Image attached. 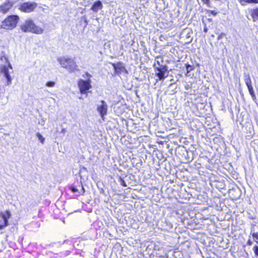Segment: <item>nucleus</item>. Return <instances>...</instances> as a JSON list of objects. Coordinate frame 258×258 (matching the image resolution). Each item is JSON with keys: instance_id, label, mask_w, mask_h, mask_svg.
<instances>
[{"instance_id": "nucleus-20", "label": "nucleus", "mask_w": 258, "mask_h": 258, "mask_svg": "<svg viewBox=\"0 0 258 258\" xmlns=\"http://www.w3.org/2000/svg\"><path fill=\"white\" fill-rule=\"evenodd\" d=\"M186 68L187 70V73H189L194 69V67L189 64L186 65Z\"/></svg>"}, {"instance_id": "nucleus-28", "label": "nucleus", "mask_w": 258, "mask_h": 258, "mask_svg": "<svg viewBox=\"0 0 258 258\" xmlns=\"http://www.w3.org/2000/svg\"><path fill=\"white\" fill-rule=\"evenodd\" d=\"M66 132V130L65 128H62L61 131V133L62 134H65Z\"/></svg>"}, {"instance_id": "nucleus-12", "label": "nucleus", "mask_w": 258, "mask_h": 258, "mask_svg": "<svg viewBox=\"0 0 258 258\" xmlns=\"http://www.w3.org/2000/svg\"><path fill=\"white\" fill-rule=\"evenodd\" d=\"M163 66H166L163 64V59L162 56L159 55L156 57L155 62L153 67L154 68L158 67H162Z\"/></svg>"}, {"instance_id": "nucleus-2", "label": "nucleus", "mask_w": 258, "mask_h": 258, "mask_svg": "<svg viewBox=\"0 0 258 258\" xmlns=\"http://www.w3.org/2000/svg\"><path fill=\"white\" fill-rule=\"evenodd\" d=\"M21 29L24 32H31L37 34H41L43 32V29L36 26L34 22L30 19L25 21L21 26Z\"/></svg>"}, {"instance_id": "nucleus-24", "label": "nucleus", "mask_w": 258, "mask_h": 258, "mask_svg": "<svg viewBox=\"0 0 258 258\" xmlns=\"http://www.w3.org/2000/svg\"><path fill=\"white\" fill-rule=\"evenodd\" d=\"M253 249H254V251L255 254L256 256H258V246H255L253 247Z\"/></svg>"}, {"instance_id": "nucleus-5", "label": "nucleus", "mask_w": 258, "mask_h": 258, "mask_svg": "<svg viewBox=\"0 0 258 258\" xmlns=\"http://www.w3.org/2000/svg\"><path fill=\"white\" fill-rule=\"evenodd\" d=\"M11 216V214L9 211L0 213V230L4 229L8 225V219Z\"/></svg>"}, {"instance_id": "nucleus-26", "label": "nucleus", "mask_w": 258, "mask_h": 258, "mask_svg": "<svg viewBox=\"0 0 258 258\" xmlns=\"http://www.w3.org/2000/svg\"><path fill=\"white\" fill-rule=\"evenodd\" d=\"M1 59L2 60H3L4 59L6 61V62H8V58H7V57L5 56V55H2L1 56Z\"/></svg>"}, {"instance_id": "nucleus-17", "label": "nucleus", "mask_w": 258, "mask_h": 258, "mask_svg": "<svg viewBox=\"0 0 258 258\" xmlns=\"http://www.w3.org/2000/svg\"><path fill=\"white\" fill-rule=\"evenodd\" d=\"M247 88H248L249 92L251 97L252 98V99H255V95L252 85L249 86V87H247Z\"/></svg>"}, {"instance_id": "nucleus-14", "label": "nucleus", "mask_w": 258, "mask_h": 258, "mask_svg": "<svg viewBox=\"0 0 258 258\" xmlns=\"http://www.w3.org/2000/svg\"><path fill=\"white\" fill-rule=\"evenodd\" d=\"M244 82L246 84L247 87H249V86L251 85V81L249 74H244Z\"/></svg>"}, {"instance_id": "nucleus-8", "label": "nucleus", "mask_w": 258, "mask_h": 258, "mask_svg": "<svg viewBox=\"0 0 258 258\" xmlns=\"http://www.w3.org/2000/svg\"><path fill=\"white\" fill-rule=\"evenodd\" d=\"M9 68L12 69V67L10 62L8 63V66H3L1 69V72L4 75V76L7 80V85H10L12 83V78L9 72Z\"/></svg>"}, {"instance_id": "nucleus-6", "label": "nucleus", "mask_w": 258, "mask_h": 258, "mask_svg": "<svg viewBox=\"0 0 258 258\" xmlns=\"http://www.w3.org/2000/svg\"><path fill=\"white\" fill-rule=\"evenodd\" d=\"M155 75L159 80H164L168 76V72L167 66L154 68Z\"/></svg>"}, {"instance_id": "nucleus-32", "label": "nucleus", "mask_w": 258, "mask_h": 258, "mask_svg": "<svg viewBox=\"0 0 258 258\" xmlns=\"http://www.w3.org/2000/svg\"><path fill=\"white\" fill-rule=\"evenodd\" d=\"M222 35H223V34H221V35H220L218 36V39H221V38L222 37Z\"/></svg>"}, {"instance_id": "nucleus-7", "label": "nucleus", "mask_w": 258, "mask_h": 258, "mask_svg": "<svg viewBox=\"0 0 258 258\" xmlns=\"http://www.w3.org/2000/svg\"><path fill=\"white\" fill-rule=\"evenodd\" d=\"M90 83L91 81L90 80L85 81L81 79L79 81L78 85L80 89V92L82 94L86 93L87 91L91 88Z\"/></svg>"}, {"instance_id": "nucleus-29", "label": "nucleus", "mask_w": 258, "mask_h": 258, "mask_svg": "<svg viewBox=\"0 0 258 258\" xmlns=\"http://www.w3.org/2000/svg\"><path fill=\"white\" fill-rule=\"evenodd\" d=\"M247 244L249 245H251L252 244V241L249 239L247 241Z\"/></svg>"}, {"instance_id": "nucleus-25", "label": "nucleus", "mask_w": 258, "mask_h": 258, "mask_svg": "<svg viewBox=\"0 0 258 258\" xmlns=\"http://www.w3.org/2000/svg\"><path fill=\"white\" fill-rule=\"evenodd\" d=\"M203 2L207 5L208 6H209L210 2V0H202Z\"/></svg>"}, {"instance_id": "nucleus-31", "label": "nucleus", "mask_w": 258, "mask_h": 258, "mask_svg": "<svg viewBox=\"0 0 258 258\" xmlns=\"http://www.w3.org/2000/svg\"><path fill=\"white\" fill-rule=\"evenodd\" d=\"M204 31L205 32H207L208 31V28H207L206 27H205L204 28Z\"/></svg>"}, {"instance_id": "nucleus-27", "label": "nucleus", "mask_w": 258, "mask_h": 258, "mask_svg": "<svg viewBox=\"0 0 258 258\" xmlns=\"http://www.w3.org/2000/svg\"><path fill=\"white\" fill-rule=\"evenodd\" d=\"M81 191L79 192L80 194H83L85 192V189L83 186H81Z\"/></svg>"}, {"instance_id": "nucleus-30", "label": "nucleus", "mask_w": 258, "mask_h": 258, "mask_svg": "<svg viewBox=\"0 0 258 258\" xmlns=\"http://www.w3.org/2000/svg\"><path fill=\"white\" fill-rule=\"evenodd\" d=\"M211 14H213V15H216L217 14V13H216V12H215V11H211Z\"/></svg>"}, {"instance_id": "nucleus-11", "label": "nucleus", "mask_w": 258, "mask_h": 258, "mask_svg": "<svg viewBox=\"0 0 258 258\" xmlns=\"http://www.w3.org/2000/svg\"><path fill=\"white\" fill-rule=\"evenodd\" d=\"M13 5V4L11 2L5 3L0 7V11L3 13H6L12 7Z\"/></svg>"}, {"instance_id": "nucleus-4", "label": "nucleus", "mask_w": 258, "mask_h": 258, "mask_svg": "<svg viewBox=\"0 0 258 258\" xmlns=\"http://www.w3.org/2000/svg\"><path fill=\"white\" fill-rule=\"evenodd\" d=\"M37 7L36 3L28 2L21 4L19 9L23 12L29 13L33 12Z\"/></svg>"}, {"instance_id": "nucleus-1", "label": "nucleus", "mask_w": 258, "mask_h": 258, "mask_svg": "<svg viewBox=\"0 0 258 258\" xmlns=\"http://www.w3.org/2000/svg\"><path fill=\"white\" fill-rule=\"evenodd\" d=\"M57 60L61 67L65 68L70 73L79 71L78 66L73 58L63 56L58 57Z\"/></svg>"}, {"instance_id": "nucleus-23", "label": "nucleus", "mask_w": 258, "mask_h": 258, "mask_svg": "<svg viewBox=\"0 0 258 258\" xmlns=\"http://www.w3.org/2000/svg\"><path fill=\"white\" fill-rule=\"evenodd\" d=\"M71 190H72V191L74 193H75V192H77L78 191V189L76 188L75 187H74V186H72L71 187Z\"/></svg>"}, {"instance_id": "nucleus-13", "label": "nucleus", "mask_w": 258, "mask_h": 258, "mask_svg": "<svg viewBox=\"0 0 258 258\" xmlns=\"http://www.w3.org/2000/svg\"><path fill=\"white\" fill-rule=\"evenodd\" d=\"M103 6L101 2L99 1L95 2L91 8V10L95 12H97L99 10L102 8Z\"/></svg>"}, {"instance_id": "nucleus-10", "label": "nucleus", "mask_w": 258, "mask_h": 258, "mask_svg": "<svg viewBox=\"0 0 258 258\" xmlns=\"http://www.w3.org/2000/svg\"><path fill=\"white\" fill-rule=\"evenodd\" d=\"M111 64L114 69L115 74L120 75L123 72L127 73L126 69L122 62H119L117 63H112Z\"/></svg>"}, {"instance_id": "nucleus-33", "label": "nucleus", "mask_w": 258, "mask_h": 258, "mask_svg": "<svg viewBox=\"0 0 258 258\" xmlns=\"http://www.w3.org/2000/svg\"><path fill=\"white\" fill-rule=\"evenodd\" d=\"M86 76H87L90 77V75L89 74V73H87H87H86Z\"/></svg>"}, {"instance_id": "nucleus-3", "label": "nucleus", "mask_w": 258, "mask_h": 258, "mask_svg": "<svg viewBox=\"0 0 258 258\" xmlns=\"http://www.w3.org/2000/svg\"><path fill=\"white\" fill-rule=\"evenodd\" d=\"M19 20V18L18 16H10L3 21L1 27L5 29H13L16 27Z\"/></svg>"}, {"instance_id": "nucleus-22", "label": "nucleus", "mask_w": 258, "mask_h": 258, "mask_svg": "<svg viewBox=\"0 0 258 258\" xmlns=\"http://www.w3.org/2000/svg\"><path fill=\"white\" fill-rule=\"evenodd\" d=\"M120 184L124 186V187H126L127 186V185L125 183V182L124 181L123 179H122V178H120Z\"/></svg>"}, {"instance_id": "nucleus-15", "label": "nucleus", "mask_w": 258, "mask_h": 258, "mask_svg": "<svg viewBox=\"0 0 258 258\" xmlns=\"http://www.w3.org/2000/svg\"><path fill=\"white\" fill-rule=\"evenodd\" d=\"M251 16L254 21L258 19V8L253 9L251 13Z\"/></svg>"}, {"instance_id": "nucleus-19", "label": "nucleus", "mask_w": 258, "mask_h": 258, "mask_svg": "<svg viewBox=\"0 0 258 258\" xmlns=\"http://www.w3.org/2000/svg\"><path fill=\"white\" fill-rule=\"evenodd\" d=\"M55 85V82L52 81H49L46 84V86L48 87H53Z\"/></svg>"}, {"instance_id": "nucleus-9", "label": "nucleus", "mask_w": 258, "mask_h": 258, "mask_svg": "<svg viewBox=\"0 0 258 258\" xmlns=\"http://www.w3.org/2000/svg\"><path fill=\"white\" fill-rule=\"evenodd\" d=\"M100 103L101 105L98 106L97 110L102 119L104 120V116L107 114L108 105L104 100H101Z\"/></svg>"}, {"instance_id": "nucleus-21", "label": "nucleus", "mask_w": 258, "mask_h": 258, "mask_svg": "<svg viewBox=\"0 0 258 258\" xmlns=\"http://www.w3.org/2000/svg\"><path fill=\"white\" fill-rule=\"evenodd\" d=\"M252 235L255 241L258 244V233H253Z\"/></svg>"}, {"instance_id": "nucleus-18", "label": "nucleus", "mask_w": 258, "mask_h": 258, "mask_svg": "<svg viewBox=\"0 0 258 258\" xmlns=\"http://www.w3.org/2000/svg\"><path fill=\"white\" fill-rule=\"evenodd\" d=\"M36 136L38 138V140L40 141L42 144H43L45 141L44 138L42 137V136L39 133H37Z\"/></svg>"}, {"instance_id": "nucleus-16", "label": "nucleus", "mask_w": 258, "mask_h": 258, "mask_svg": "<svg viewBox=\"0 0 258 258\" xmlns=\"http://www.w3.org/2000/svg\"><path fill=\"white\" fill-rule=\"evenodd\" d=\"M239 2L242 5H244L246 3H258V0H239Z\"/></svg>"}]
</instances>
